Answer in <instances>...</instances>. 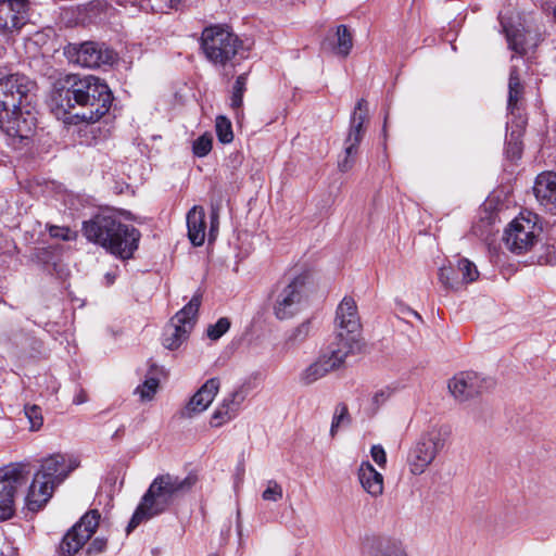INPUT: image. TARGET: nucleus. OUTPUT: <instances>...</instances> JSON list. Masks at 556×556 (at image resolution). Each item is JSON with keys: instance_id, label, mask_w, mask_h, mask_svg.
<instances>
[{"instance_id": "obj_45", "label": "nucleus", "mask_w": 556, "mask_h": 556, "mask_svg": "<svg viewBox=\"0 0 556 556\" xmlns=\"http://www.w3.org/2000/svg\"><path fill=\"white\" fill-rule=\"evenodd\" d=\"M88 401L87 394L85 391L80 390L73 399V403L76 405L84 404Z\"/></svg>"}, {"instance_id": "obj_14", "label": "nucleus", "mask_w": 556, "mask_h": 556, "mask_svg": "<svg viewBox=\"0 0 556 556\" xmlns=\"http://www.w3.org/2000/svg\"><path fill=\"white\" fill-rule=\"evenodd\" d=\"M368 103L366 100H358L350 121V128L344 141V157L339 161V169L348 172L352 168L357 154L358 146L365 134L364 123L367 119Z\"/></svg>"}, {"instance_id": "obj_6", "label": "nucleus", "mask_w": 556, "mask_h": 556, "mask_svg": "<svg viewBox=\"0 0 556 556\" xmlns=\"http://www.w3.org/2000/svg\"><path fill=\"white\" fill-rule=\"evenodd\" d=\"M201 48L207 61L214 66H233L238 56L245 58L243 42L228 28L218 25L203 30Z\"/></svg>"}, {"instance_id": "obj_13", "label": "nucleus", "mask_w": 556, "mask_h": 556, "mask_svg": "<svg viewBox=\"0 0 556 556\" xmlns=\"http://www.w3.org/2000/svg\"><path fill=\"white\" fill-rule=\"evenodd\" d=\"M68 60L83 67L97 68L103 65H112L117 60V54L105 43L86 41L81 45H71L65 51Z\"/></svg>"}, {"instance_id": "obj_4", "label": "nucleus", "mask_w": 556, "mask_h": 556, "mask_svg": "<svg viewBox=\"0 0 556 556\" xmlns=\"http://www.w3.org/2000/svg\"><path fill=\"white\" fill-rule=\"evenodd\" d=\"M88 241L100 244L112 254L127 260L138 249L140 232L134 226L123 224L114 214H98L83 225Z\"/></svg>"}, {"instance_id": "obj_33", "label": "nucleus", "mask_w": 556, "mask_h": 556, "mask_svg": "<svg viewBox=\"0 0 556 556\" xmlns=\"http://www.w3.org/2000/svg\"><path fill=\"white\" fill-rule=\"evenodd\" d=\"M213 137L205 132L193 141L192 152L198 157L206 156L212 150Z\"/></svg>"}, {"instance_id": "obj_17", "label": "nucleus", "mask_w": 556, "mask_h": 556, "mask_svg": "<svg viewBox=\"0 0 556 556\" xmlns=\"http://www.w3.org/2000/svg\"><path fill=\"white\" fill-rule=\"evenodd\" d=\"M100 520L97 509L86 513L64 535L60 549L63 556H74L96 532Z\"/></svg>"}, {"instance_id": "obj_41", "label": "nucleus", "mask_w": 556, "mask_h": 556, "mask_svg": "<svg viewBox=\"0 0 556 556\" xmlns=\"http://www.w3.org/2000/svg\"><path fill=\"white\" fill-rule=\"evenodd\" d=\"M370 455L378 466L383 467L386 465L387 454L381 445H374L370 450Z\"/></svg>"}, {"instance_id": "obj_35", "label": "nucleus", "mask_w": 556, "mask_h": 556, "mask_svg": "<svg viewBox=\"0 0 556 556\" xmlns=\"http://www.w3.org/2000/svg\"><path fill=\"white\" fill-rule=\"evenodd\" d=\"M245 84L247 77L244 74L237 77L231 96V106L233 109H240L242 105L243 93L245 91Z\"/></svg>"}, {"instance_id": "obj_8", "label": "nucleus", "mask_w": 556, "mask_h": 556, "mask_svg": "<svg viewBox=\"0 0 556 556\" xmlns=\"http://www.w3.org/2000/svg\"><path fill=\"white\" fill-rule=\"evenodd\" d=\"M308 275L300 274L278 282L274 290L273 312L280 319L298 314L308 293Z\"/></svg>"}, {"instance_id": "obj_38", "label": "nucleus", "mask_w": 556, "mask_h": 556, "mask_svg": "<svg viewBox=\"0 0 556 556\" xmlns=\"http://www.w3.org/2000/svg\"><path fill=\"white\" fill-rule=\"evenodd\" d=\"M229 327V319L226 317H222L214 325L208 326L206 330L207 337L212 340H217L228 331Z\"/></svg>"}, {"instance_id": "obj_46", "label": "nucleus", "mask_w": 556, "mask_h": 556, "mask_svg": "<svg viewBox=\"0 0 556 556\" xmlns=\"http://www.w3.org/2000/svg\"><path fill=\"white\" fill-rule=\"evenodd\" d=\"M309 331V323H303L295 329V336H302L303 338L307 336Z\"/></svg>"}, {"instance_id": "obj_43", "label": "nucleus", "mask_w": 556, "mask_h": 556, "mask_svg": "<svg viewBox=\"0 0 556 556\" xmlns=\"http://www.w3.org/2000/svg\"><path fill=\"white\" fill-rule=\"evenodd\" d=\"M34 257L41 263H49L51 260V252L49 249H37L34 253Z\"/></svg>"}, {"instance_id": "obj_48", "label": "nucleus", "mask_w": 556, "mask_h": 556, "mask_svg": "<svg viewBox=\"0 0 556 556\" xmlns=\"http://www.w3.org/2000/svg\"><path fill=\"white\" fill-rule=\"evenodd\" d=\"M553 15H554V18L556 21V7L554 8Z\"/></svg>"}, {"instance_id": "obj_36", "label": "nucleus", "mask_w": 556, "mask_h": 556, "mask_svg": "<svg viewBox=\"0 0 556 556\" xmlns=\"http://www.w3.org/2000/svg\"><path fill=\"white\" fill-rule=\"evenodd\" d=\"M283 496L282 486L275 480H268L266 489L262 493V498L268 502H278Z\"/></svg>"}, {"instance_id": "obj_11", "label": "nucleus", "mask_w": 556, "mask_h": 556, "mask_svg": "<svg viewBox=\"0 0 556 556\" xmlns=\"http://www.w3.org/2000/svg\"><path fill=\"white\" fill-rule=\"evenodd\" d=\"M200 305L201 295L194 294L188 304L176 313L164 330V348L168 350H176L188 339L189 333L195 324Z\"/></svg>"}, {"instance_id": "obj_42", "label": "nucleus", "mask_w": 556, "mask_h": 556, "mask_svg": "<svg viewBox=\"0 0 556 556\" xmlns=\"http://www.w3.org/2000/svg\"><path fill=\"white\" fill-rule=\"evenodd\" d=\"M106 548V540L104 538H96L87 548L88 555H97Z\"/></svg>"}, {"instance_id": "obj_20", "label": "nucleus", "mask_w": 556, "mask_h": 556, "mask_svg": "<svg viewBox=\"0 0 556 556\" xmlns=\"http://www.w3.org/2000/svg\"><path fill=\"white\" fill-rule=\"evenodd\" d=\"M248 394L249 387L241 384L224 397L211 417V426L218 428L236 418Z\"/></svg>"}, {"instance_id": "obj_25", "label": "nucleus", "mask_w": 556, "mask_h": 556, "mask_svg": "<svg viewBox=\"0 0 556 556\" xmlns=\"http://www.w3.org/2000/svg\"><path fill=\"white\" fill-rule=\"evenodd\" d=\"M500 22L503 31L505 33L509 49L518 54L526 53L523 28L513 25L502 14H500Z\"/></svg>"}, {"instance_id": "obj_32", "label": "nucleus", "mask_w": 556, "mask_h": 556, "mask_svg": "<svg viewBox=\"0 0 556 556\" xmlns=\"http://www.w3.org/2000/svg\"><path fill=\"white\" fill-rule=\"evenodd\" d=\"M215 128H216V134H217L218 140L222 143H229L232 141L233 132H232L231 123L228 118H226L225 116H218L216 118Z\"/></svg>"}, {"instance_id": "obj_10", "label": "nucleus", "mask_w": 556, "mask_h": 556, "mask_svg": "<svg viewBox=\"0 0 556 556\" xmlns=\"http://www.w3.org/2000/svg\"><path fill=\"white\" fill-rule=\"evenodd\" d=\"M29 475L30 468L26 463H12L0 469V521L13 517L16 493L26 485Z\"/></svg>"}, {"instance_id": "obj_37", "label": "nucleus", "mask_w": 556, "mask_h": 556, "mask_svg": "<svg viewBox=\"0 0 556 556\" xmlns=\"http://www.w3.org/2000/svg\"><path fill=\"white\" fill-rule=\"evenodd\" d=\"M47 228L50 237L54 239H61L63 241H73L77 238V233L65 226L48 225Z\"/></svg>"}, {"instance_id": "obj_9", "label": "nucleus", "mask_w": 556, "mask_h": 556, "mask_svg": "<svg viewBox=\"0 0 556 556\" xmlns=\"http://www.w3.org/2000/svg\"><path fill=\"white\" fill-rule=\"evenodd\" d=\"M450 433L447 427L434 426L420 435L407 455V465L413 475L419 476L427 470L443 450Z\"/></svg>"}, {"instance_id": "obj_44", "label": "nucleus", "mask_w": 556, "mask_h": 556, "mask_svg": "<svg viewBox=\"0 0 556 556\" xmlns=\"http://www.w3.org/2000/svg\"><path fill=\"white\" fill-rule=\"evenodd\" d=\"M218 225V210L216 207H212L211 212V233L215 230Z\"/></svg>"}, {"instance_id": "obj_12", "label": "nucleus", "mask_w": 556, "mask_h": 556, "mask_svg": "<svg viewBox=\"0 0 556 556\" xmlns=\"http://www.w3.org/2000/svg\"><path fill=\"white\" fill-rule=\"evenodd\" d=\"M536 218L535 214L521 213L505 230L504 240L507 248L517 254L529 251L536 241Z\"/></svg>"}, {"instance_id": "obj_40", "label": "nucleus", "mask_w": 556, "mask_h": 556, "mask_svg": "<svg viewBox=\"0 0 556 556\" xmlns=\"http://www.w3.org/2000/svg\"><path fill=\"white\" fill-rule=\"evenodd\" d=\"M390 396V393L386 390L377 391L371 396V413H376L381 405H383Z\"/></svg>"}, {"instance_id": "obj_18", "label": "nucleus", "mask_w": 556, "mask_h": 556, "mask_svg": "<svg viewBox=\"0 0 556 556\" xmlns=\"http://www.w3.org/2000/svg\"><path fill=\"white\" fill-rule=\"evenodd\" d=\"M493 386L491 378L481 377L475 371H462L448 381V390L460 402L467 401Z\"/></svg>"}, {"instance_id": "obj_2", "label": "nucleus", "mask_w": 556, "mask_h": 556, "mask_svg": "<svg viewBox=\"0 0 556 556\" xmlns=\"http://www.w3.org/2000/svg\"><path fill=\"white\" fill-rule=\"evenodd\" d=\"M36 83L22 74L0 67V129L11 144L28 140L36 125L31 102Z\"/></svg>"}, {"instance_id": "obj_19", "label": "nucleus", "mask_w": 556, "mask_h": 556, "mask_svg": "<svg viewBox=\"0 0 556 556\" xmlns=\"http://www.w3.org/2000/svg\"><path fill=\"white\" fill-rule=\"evenodd\" d=\"M525 87L521 83L517 67H513L509 73L508 79V98H507V112L509 124L516 125L518 128H523L527 124L523 103Z\"/></svg>"}, {"instance_id": "obj_21", "label": "nucleus", "mask_w": 556, "mask_h": 556, "mask_svg": "<svg viewBox=\"0 0 556 556\" xmlns=\"http://www.w3.org/2000/svg\"><path fill=\"white\" fill-rule=\"evenodd\" d=\"M219 387V379H208L190 399L184 408L182 415L191 418L193 415L204 412L214 401Z\"/></svg>"}, {"instance_id": "obj_31", "label": "nucleus", "mask_w": 556, "mask_h": 556, "mask_svg": "<svg viewBox=\"0 0 556 556\" xmlns=\"http://www.w3.org/2000/svg\"><path fill=\"white\" fill-rule=\"evenodd\" d=\"M438 276L441 285L447 290L456 289L460 282L456 277V270L452 265L440 267Z\"/></svg>"}, {"instance_id": "obj_5", "label": "nucleus", "mask_w": 556, "mask_h": 556, "mask_svg": "<svg viewBox=\"0 0 556 556\" xmlns=\"http://www.w3.org/2000/svg\"><path fill=\"white\" fill-rule=\"evenodd\" d=\"M78 466V458L70 454L56 453L42 459L26 494V507L31 511L41 509L51 498L54 489Z\"/></svg>"}, {"instance_id": "obj_23", "label": "nucleus", "mask_w": 556, "mask_h": 556, "mask_svg": "<svg viewBox=\"0 0 556 556\" xmlns=\"http://www.w3.org/2000/svg\"><path fill=\"white\" fill-rule=\"evenodd\" d=\"M357 477L364 491L372 497L383 493V476L369 462H363L359 465Z\"/></svg>"}, {"instance_id": "obj_27", "label": "nucleus", "mask_w": 556, "mask_h": 556, "mask_svg": "<svg viewBox=\"0 0 556 556\" xmlns=\"http://www.w3.org/2000/svg\"><path fill=\"white\" fill-rule=\"evenodd\" d=\"M511 125V131L509 135V139L506 144V155L508 159L515 161L521 156L522 144L520 139L521 130L523 128H518L516 125Z\"/></svg>"}, {"instance_id": "obj_24", "label": "nucleus", "mask_w": 556, "mask_h": 556, "mask_svg": "<svg viewBox=\"0 0 556 556\" xmlns=\"http://www.w3.org/2000/svg\"><path fill=\"white\" fill-rule=\"evenodd\" d=\"M188 237L195 247L202 245L205 240V212L202 206H193L187 214Z\"/></svg>"}, {"instance_id": "obj_29", "label": "nucleus", "mask_w": 556, "mask_h": 556, "mask_svg": "<svg viewBox=\"0 0 556 556\" xmlns=\"http://www.w3.org/2000/svg\"><path fill=\"white\" fill-rule=\"evenodd\" d=\"M159 384L160 381L157 378L147 377L144 381L137 387L135 392L139 394L142 401H151L159 389Z\"/></svg>"}, {"instance_id": "obj_28", "label": "nucleus", "mask_w": 556, "mask_h": 556, "mask_svg": "<svg viewBox=\"0 0 556 556\" xmlns=\"http://www.w3.org/2000/svg\"><path fill=\"white\" fill-rule=\"evenodd\" d=\"M350 424V415L349 409L345 404H338L334 408L331 427H330V434L331 437H334L338 432L340 427L348 426Z\"/></svg>"}, {"instance_id": "obj_15", "label": "nucleus", "mask_w": 556, "mask_h": 556, "mask_svg": "<svg viewBox=\"0 0 556 556\" xmlns=\"http://www.w3.org/2000/svg\"><path fill=\"white\" fill-rule=\"evenodd\" d=\"M350 354L330 343L318 358L304 368L299 380L303 386H311L329 372L339 369Z\"/></svg>"}, {"instance_id": "obj_7", "label": "nucleus", "mask_w": 556, "mask_h": 556, "mask_svg": "<svg viewBox=\"0 0 556 556\" xmlns=\"http://www.w3.org/2000/svg\"><path fill=\"white\" fill-rule=\"evenodd\" d=\"M361 341L362 323L356 301L352 296H344L336 309L331 343L351 355L361 349Z\"/></svg>"}, {"instance_id": "obj_47", "label": "nucleus", "mask_w": 556, "mask_h": 556, "mask_svg": "<svg viewBox=\"0 0 556 556\" xmlns=\"http://www.w3.org/2000/svg\"><path fill=\"white\" fill-rule=\"evenodd\" d=\"M180 1L181 0H169L170 7L175 8V9H178V4L180 3Z\"/></svg>"}, {"instance_id": "obj_16", "label": "nucleus", "mask_w": 556, "mask_h": 556, "mask_svg": "<svg viewBox=\"0 0 556 556\" xmlns=\"http://www.w3.org/2000/svg\"><path fill=\"white\" fill-rule=\"evenodd\" d=\"M29 21L28 0H0V35L13 39Z\"/></svg>"}, {"instance_id": "obj_34", "label": "nucleus", "mask_w": 556, "mask_h": 556, "mask_svg": "<svg viewBox=\"0 0 556 556\" xmlns=\"http://www.w3.org/2000/svg\"><path fill=\"white\" fill-rule=\"evenodd\" d=\"M25 416L29 421V428L31 431H37L43 424V417L41 408L38 405H26L24 407Z\"/></svg>"}, {"instance_id": "obj_30", "label": "nucleus", "mask_w": 556, "mask_h": 556, "mask_svg": "<svg viewBox=\"0 0 556 556\" xmlns=\"http://www.w3.org/2000/svg\"><path fill=\"white\" fill-rule=\"evenodd\" d=\"M457 271L462 274V282L469 283L475 281L479 271L476 265L467 258H462L457 262Z\"/></svg>"}, {"instance_id": "obj_39", "label": "nucleus", "mask_w": 556, "mask_h": 556, "mask_svg": "<svg viewBox=\"0 0 556 556\" xmlns=\"http://www.w3.org/2000/svg\"><path fill=\"white\" fill-rule=\"evenodd\" d=\"M376 556H407L404 549L394 543L381 546Z\"/></svg>"}, {"instance_id": "obj_22", "label": "nucleus", "mask_w": 556, "mask_h": 556, "mask_svg": "<svg viewBox=\"0 0 556 556\" xmlns=\"http://www.w3.org/2000/svg\"><path fill=\"white\" fill-rule=\"evenodd\" d=\"M533 191L541 205L551 212L556 210V173H541L536 177Z\"/></svg>"}, {"instance_id": "obj_26", "label": "nucleus", "mask_w": 556, "mask_h": 556, "mask_svg": "<svg viewBox=\"0 0 556 556\" xmlns=\"http://www.w3.org/2000/svg\"><path fill=\"white\" fill-rule=\"evenodd\" d=\"M336 38L334 52L338 55L345 58L349 55L353 47L352 34L345 25H339L337 27Z\"/></svg>"}, {"instance_id": "obj_3", "label": "nucleus", "mask_w": 556, "mask_h": 556, "mask_svg": "<svg viewBox=\"0 0 556 556\" xmlns=\"http://www.w3.org/2000/svg\"><path fill=\"white\" fill-rule=\"evenodd\" d=\"M198 477L189 473L185 477L162 473L153 479L143 494L128 526L127 532L148 520L166 511L177 500L185 496L194 488Z\"/></svg>"}, {"instance_id": "obj_1", "label": "nucleus", "mask_w": 556, "mask_h": 556, "mask_svg": "<svg viewBox=\"0 0 556 556\" xmlns=\"http://www.w3.org/2000/svg\"><path fill=\"white\" fill-rule=\"evenodd\" d=\"M112 103L108 85L92 75L68 74L54 84L51 109L65 124L96 123Z\"/></svg>"}]
</instances>
